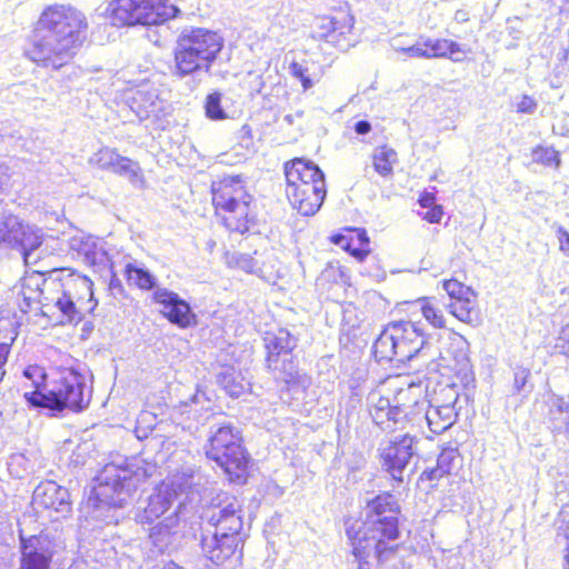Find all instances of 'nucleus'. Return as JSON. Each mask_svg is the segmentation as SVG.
<instances>
[{
    "mask_svg": "<svg viewBox=\"0 0 569 569\" xmlns=\"http://www.w3.org/2000/svg\"><path fill=\"white\" fill-rule=\"evenodd\" d=\"M88 23L70 6L47 7L34 24L24 54L43 67L59 69L69 62L86 39Z\"/></svg>",
    "mask_w": 569,
    "mask_h": 569,
    "instance_id": "f257e3e1",
    "label": "nucleus"
},
{
    "mask_svg": "<svg viewBox=\"0 0 569 569\" xmlns=\"http://www.w3.org/2000/svg\"><path fill=\"white\" fill-rule=\"evenodd\" d=\"M399 512L400 507L392 495H379L368 503L365 521L356 520L348 525L346 531L358 569H369L367 559L372 552L379 561L387 560L395 552L393 542L399 538Z\"/></svg>",
    "mask_w": 569,
    "mask_h": 569,
    "instance_id": "f03ea898",
    "label": "nucleus"
},
{
    "mask_svg": "<svg viewBox=\"0 0 569 569\" xmlns=\"http://www.w3.org/2000/svg\"><path fill=\"white\" fill-rule=\"evenodd\" d=\"M148 477L144 468L133 463H127L124 467L116 463L106 465L96 477L97 485L89 498V503L94 508V517L101 518L107 523L117 521L114 515L101 517L100 510L107 508L111 511L122 508L131 492Z\"/></svg>",
    "mask_w": 569,
    "mask_h": 569,
    "instance_id": "7ed1b4c3",
    "label": "nucleus"
},
{
    "mask_svg": "<svg viewBox=\"0 0 569 569\" xmlns=\"http://www.w3.org/2000/svg\"><path fill=\"white\" fill-rule=\"evenodd\" d=\"M223 48V39L206 28H184L173 49V73L180 78L209 74Z\"/></svg>",
    "mask_w": 569,
    "mask_h": 569,
    "instance_id": "20e7f679",
    "label": "nucleus"
},
{
    "mask_svg": "<svg viewBox=\"0 0 569 569\" xmlns=\"http://www.w3.org/2000/svg\"><path fill=\"white\" fill-rule=\"evenodd\" d=\"M24 399L30 407L48 409L53 416L64 409L80 412L91 401V388L82 373L68 368L58 372L47 390L24 392Z\"/></svg>",
    "mask_w": 569,
    "mask_h": 569,
    "instance_id": "39448f33",
    "label": "nucleus"
},
{
    "mask_svg": "<svg viewBox=\"0 0 569 569\" xmlns=\"http://www.w3.org/2000/svg\"><path fill=\"white\" fill-rule=\"evenodd\" d=\"M252 200L239 177H227L212 183L216 212L232 232L244 233L250 229L256 218Z\"/></svg>",
    "mask_w": 569,
    "mask_h": 569,
    "instance_id": "423d86ee",
    "label": "nucleus"
},
{
    "mask_svg": "<svg viewBox=\"0 0 569 569\" xmlns=\"http://www.w3.org/2000/svg\"><path fill=\"white\" fill-rule=\"evenodd\" d=\"M429 348L420 322L395 321L389 323L373 343L379 360L410 361L423 357Z\"/></svg>",
    "mask_w": 569,
    "mask_h": 569,
    "instance_id": "0eeeda50",
    "label": "nucleus"
},
{
    "mask_svg": "<svg viewBox=\"0 0 569 569\" xmlns=\"http://www.w3.org/2000/svg\"><path fill=\"white\" fill-rule=\"evenodd\" d=\"M109 18L116 27L161 24L176 18L179 9L168 0H112Z\"/></svg>",
    "mask_w": 569,
    "mask_h": 569,
    "instance_id": "6e6552de",
    "label": "nucleus"
},
{
    "mask_svg": "<svg viewBox=\"0 0 569 569\" xmlns=\"http://www.w3.org/2000/svg\"><path fill=\"white\" fill-rule=\"evenodd\" d=\"M417 387L409 386L400 389L391 405L390 400L379 392H371L368 397L369 413L372 421L382 430L393 432L403 429L409 421L416 419L413 393Z\"/></svg>",
    "mask_w": 569,
    "mask_h": 569,
    "instance_id": "1a4fd4ad",
    "label": "nucleus"
},
{
    "mask_svg": "<svg viewBox=\"0 0 569 569\" xmlns=\"http://www.w3.org/2000/svg\"><path fill=\"white\" fill-rule=\"evenodd\" d=\"M202 476L199 471L182 472L172 479L163 481L148 498L147 506L137 513V522L141 525H153V522L166 515L177 499L178 492H184L200 485Z\"/></svg>",
    "mask_w": 569,
    "mask_h": 569,
    "instance_id": "9d476101",
    "label": "nucleus"
},
{
    "mask_svg": "<svg viewBox=\"0 0 569 569\" xmlns=\"http://www.w3.org/2000/svg\"><path fill=\"white\" fill-rule=\"evenodd\" d=\"M206 455L230 477H239L248 463L241 446L240 432L231 426H221L209 440Z\"/></svg>",
    "mask_w": 569,
    "mask_h": 569,
    "instance_id": "9b49d317",
    "label": "nucleus"
},
{
    "mask_svg": "<svg viewBox=\"0 0 569 569\" xmlns=\"http://www.w3.org/2000/svg\"><path fill=\"white\" fill-rule=\"evenodd\" d=\"M43 242L40 228L23 223L19 217L9 214L0 221V247L17 249L26 264H36L40 258L37 252Z\"/></svg>",
    "mask_w": 569,
    "mask_h": 569,
    "instance_id": "f8f14e48",
    "label": "nucleus"
},
{
    "mask_svg": "<svg viewBox=\"0 0 569 569\" xmlns=\"http://www.w3.org/2000/svg\"><path fill=\"white\" fill-rule=\"evenodd\" d=\"M61 287L54 306L68 321L80 320L84 312L92 311L97 306L93 300V282L88 277L70 274Z\"/></svg>",
    "mask_w": 569,
    "mask_h": 569,
    "instance_id": "ddd939ff",
    "label": "nucleus"
},
{
    "mask_svg": "<svg viewBox=\"0 0 569 569\" xmlns=\"http://www.w3.org/2000/svg\"><path fill=\"white\" fill-rule=\"evenodd\" d=\"M416 443L415 437L405 435L380 445L378 451L381 467L393 480L403 481V471L417 455Z\"/></svg>",
    "mask_w": 569,
    "mask_h": 569,
    "instance_id": "4468645a",
    "label": "nucleus"
},
{
    "mask_svg": "<svg viewBox=\"0 0 569 569\" xmlns=\"http://www.w3.org/2000/svg\"><path fill=\"white\" fill-rule=\"evenodd\" d=\"M446 391V403H439L438 399H433V402H427L426 400L419 401L413 396V407L416 416L423 413L429 429L437 435H440L448 430L457 420L458 413L455 408V403L458 400L457 391L448 387L443 389Z\"/></svg>",
    "mask_w": 569,
    "mask_h": 569,
    "instance_id": "2eb2a0df",
    "label": "nucleus"
},
{
    "mask_svg": "<svg viewBox=\"0 0 569 569\" xmlns=\"http://www.w3.org/2000/svg\"><path fill=\"white\" fill-rule=\"evenodd\" d=\"M240 512L241 503L239 500L227 492H220L212 499L202 517L214 527V530H229L233 533H240L243 527Z\"/></svg>",
    "mask_w": 569,
    "mask_h": 569,
    "instance_id": "dca6fc26",
    "label": "nucleus"
},
{
    "mask_svg": "<svg viewBox=\"0 0 569 569\" xmlns=\"http://www.w3.org/2000/svg\"><path fill=\"white\" fill-rule=\"evenodd\" d=\"M353 18L347 12L336 16L317 17L312 24V37L325 39L339 50H347L352 46L351 30Z\"/></svg>",
    "mask_w": 569,
    "mask_h": 569,
    "instance_id": "f3484780",
    "label": "nucleus"
},
{
    "mask_svg": "<svg viewBox=\"0 0 569 569\" xmlns=\"http://www.w3.org/2000/svg\"><path fill=\"white\" fill-rule=\"evenodd\" d=\"M20 552L18 569H51L56 545L48 535L40 533L26 538L20 532Z\"/></svg>",
    "mask_w": 569,
    "mask_h": 569,
    "instance_id": "a211bd4d",
    "label": "nucleus"
},
{
    "mask_svg": "<svg viewBox=\"0 0 569 569\" xmlns=\"http://www.w3.org/2000/svg\"><path fill=\"white\" fill-rule=\"evenodd\" d=\"M69 249L83 262L100 273H112L111 260L103 242L91 234L78 231L68 240Z\"/></svg>",
    "mask_w": 569,
    "mask_h": 569,
    "instance_id": "6ab92c4d",
    "label": "nucleus"
},
{
    "mask_svg": "<svg viewBox=\"0 0 569 569\" xmlns=\"http://www.w3.org/2000/svg\"><path fill=\"white\" fill-rule=\"evenodd\" d=\"M242 541L241 532L233 533L229 530H214L209 535L202 536L201 549L211 562L221 566L237 553Z\"/></svg>",
    "mask_w": 569,
    "mask_h": 569,
    "instance_id": "aec40b11",
    "label": "nucleus"
},
{
    "mask_svg": "<svg viewBox=\"0 0 569 569\" xmlns=\"http://www.w3.org/2000/svg\"><path fill=\"white\" fill-rule=\"evenodd\" d=\"M152 300L161 307L160 312L171 323L180 328L196 325V315L191 311L189 303L178 293L167 288H157L152 293Z\"/></svg>",
    "mask_w": 569,
    "mask_h": 569,
    "instance_id": "412c9836",
    "label": "nucleus"
},
{
    "mask_svg": "<svg viewBox=\"0 0 569 569\" xmlns=\"http://www.w3.org/2000/svg\"><path fill=\"white\" fill-rule=\"evenodd\" d=\"M287 197L295 209L303 216H312L320 209L326 198V182L287 184Z\"/></svg>",
    "mask_w": 569,
    "mask_h": 569,
    "instance_id": "4be33fe9",
    "label": "nucleus"
},
{
    "mask_svg": "<svg viewBox=\"0 0 569 569\" xmlns=\"http://www.w3.org/2000/svg\"><path fill=\"white\" fill-rule=\"evenodd\" d=\"M127 101L130 110L139 120L160 118L167 104L164 100L159 98L157 89L149 84H142L137 89L130 90Z\"/></svg>",
    "mask_w": 569,
    "mask_h": 569,
    "instance_id": "5701e85b",
    "label": "nucleus"
},
{
    "mask_svg": "<svg viewBox=\"0 0 569 569\" xmlns=\"http://www.w3.org/2000/svg\"><path fill=\"white\" fill-rule=\"evenodd\" d=\"M33 505L38 508L52 510L61 517L71 511L68 489L54 481L41 482L33 491Z\"/></svg>",
    "mask_w": 569,
    "mask_h": 569,
    "instance_id": "b1692460",
    "label": "nucleus"
},
{
    "mask_svg": "<svg viewBox=\"0 0 569 569\" xmlns=\"http://www.w3.org/2000/svg\"><path fill=\"white\" fill-rule=\"evenodd\" d=\"M446 366L450 368L461 382H468L471 378V363L469 358V342L458 333L449 339L446 356L442 357Z\"/></svg>",
    "mask_w": 569,
    "mask_h": 569,
    "instance_id": "393cba45",
    "label": "nucleus"
},
{
    "mask_svg": "<svg viewBox=\"0 0 569 569\" xmlns=\"http://www.w3.org/2000/svg\"><path fill=\"white\" fill-rule=\"evenodd\" d=\"M267 350L266 363L269 370H276L281 357H288L297 347V338L286 328L268 331L263 338Z\"/></svg>",
    "mask_w": 569,
    "mask_h": 569,
    "instance_id": "a878e982",
    "label": "nucleus"
},
{
    "mask_svg": "<svg viewBox=\"0 0 569 569\" xmlns=\"http://www.w3.org/2000/svg\"><path fill=\"white\" fill-rule=\"evenodd\" d=\"M180 518L176 509L149 529V538L158 551H164L179 533Z\"/></svg>",
    "mask_w": 569,
    "mask_h": 569,
    "instance_id": "bb28decb",
    "label": "nucleus"
},
{
    "mask_svg": "<svg viewBox=\"0 0 569 569\" xmlns=\"http://www.w3.org/2000/svg\"><path fill=\"white\" fill-rule=\"evenodd\" d=\"M287 184L313 183L318 180H325V174L320 168L303 159H295L284 166Z\"/></svg>",
    "mask_w": 569,
    "mask_h": 569,
    "instance_id": "cd10ccee",
    "label": "nucleus"
},
{
    "mask_svg": "<svg viewBox=\"0 0 569 569\" xmlns=\"http://www.w3.org/2000/svg\"><path fill=\"white\" fill-rule=\"evenodd\" d=\"M461 463V457L456 449H445L438 456L437 467L430 470H425L422 476L428 480H436L446 475L452 473L459 468Z\"/></svg>",
    "mask_w": 569,
    "mask_h": 569,
    "instance_id": "c85d7f7f",
    "label": "nucleus"
},
{
    "mask_svg": "<svg viewBox=\"0 0 569 569\" xmlns=\"http://www.w3.org/2000/svg\"><path fill=\"white\" fill-rule=\"evenodd\" d=\"M397 161V152L386 146L375 149L372 153L373 168L382 177L392 174L393 166Z\"/></svg>",
    "mask_w": 569,
    "mask_h": 569,
    "instance_id": "c756f323",
    "label": "nucleus"
},
{
    "mask_svg": "<svg viewBox=\"0 0 569 569\" xmlns=\"http://www.w3.org/2000/svg\"><path fill=\"white\" fill-rule=\"evenodd\" d=\"M112 172L127 178L129 182L138 189L144 187L143 173L139 163L127 157L120 159Z\"/></svg>",
    "mask_w": 569,
    "mask_h": 569,
    "instance_id": "7c9ffc66",
    "label": "nucleus"
},
{
    "mask_svg": "<svg viewBox=\"0 0 569 569\" xmlns=\"http://www.w3.org/2000/svg\"><path fill=\"white\" fill-rule=\"evenodd\" d=\"M429 59L449 58L455 62L461 61L463 58L458 54L465 53L458 42L448 39H436L432 42V50H428Z\"/></svg>",
    "mask_w": 569,
    "mask_h": 569,
    "instance_id": "2f4dec72",
    "label": "nucleus"
},
{
    "mask_svg": "<svg viewBox=\"0 0 569 569\" xmlns=\"http://www.w3.org/2000/svg\"><path fill=\"white\" fill-rule=\"evenodd\" d=\"M272 371L278 372V378L287 383L305 385L307 380L305 376L300 375L297 362L291 353L288 357H281L278 368Z\"/></svg>",
    "mask_w": 569,
    "mask_h": 569,
    "instance_id": "473e14b6",
    "label": "nucleus"
},
{
    "mask_svg": "<svg viewBox=\"0 0 569 569\" xmlns=\"http://www.w3.org/2000/svg\"><path fill=\"white\" fill-rule=\"evenodd\" d=\"M126 274L130 283L142 290H156L158 288L156 287V277L144 268L128 263L126 266Z\"/></svg>",
    "mask_w": 569,
    "mask_h": 569,
    "instance_id": "72a5a7b5",
    "label": "nucleus"
},
{
    "mask_svg": "<svg viewBox=\"0 0 569 569\" xmlns=\"http://www.w3.org/2000/svg\"><path fill=\"white\" fill-rule=\"evenodd\" d=\"M472 296H467L450 302L448 306L452 316L462 322L470 323L476 319V301L471 299Z\"/></svg>",
    "mask_w": 569,
    "mask_h": 569,
    "instance_id": "f704fd0d",
    "label": "nucleus"
},
{
    "mask_svg": "<svg viewBox=\"0 0 569 569\" xmlns=\"http://www.w3.org/2000/svg\"><path fill=\"white\" fill-rule=\"evenodd\" d=\"M219 385L233 398H238L246 390V383L233 369H226L218 376Z\"/></svg>",
    "mask_w": 569,
    "mask_h": 569,
    "instance_id": "c9c22d12",
    "label": "nucleus"
},
{
    "mask_svg": "<svg viewBox=\"0 0 569 569\" xmlns=\"http://www.w3.org/2000/svg\"><path fill=\"white\" fill-rule=\"evenodd\" d=\"M122 156L114 149L103 147L92 154L89 162L98 168L107 171H113Z\"/></svg>",
    "mask_w": 569,
    "mask_h": 569,
    "instance_id": "e433bc0d",
    "label": "nucleus"
},
{
    "mask_svg": "<svg viewBox=\"0 0 569 569\" xmlns=\"http://www.w3.org/2000/svg\"><path fill=\"white\" fill-rule=\"evenodd\" d=\"M221 99L222 96L219 92L210 93L206 99V116L211 120H223L227 118V113L221 106Z\"/></svg>",
    "mask_w": 569,
    "mask_h": 569,
    "instance_id": "4c0bfd02",
    "label": "nucleus"
},
{
    "mask_svg": "<svg viewBox=\"0 0 569 569\" xmlns=\"http://www.w3.org/2000/svg\"><path fill=\"white\" fill-rule=\"evenodd\" d=\"M358 239H359V242L361 246V248H359V249H351L350 243H349V241H347L345 236H336L333 238V241H335V243L340 244L346 250L351 251V253L355 257H357L359 259H363V257H366L369 251L367 248L369 246V238L367 237L365 230H361L358 232Z\"/></svg>",
    "mask_w": 569,
    "mask_h": 569,
    "instance_id": "58836bf2",
    "label": "nucleus"
},
{
    "mask_svg": "<svg viewBox=\"0 0 569 569\" xmlns=\"http://www.w3.org/2000/svg\"><path fill=\"white\" fill-rule=\"evenodd\" d=\"M443 289L452 299V301L467 296H475L473 291L469 287L455 279L445 281Z\"/></svg>",
    "mask_w": 569,
    "mask_h": 569,
    "instance_id": "ea45409f",
    "label": "nucleus"
},
{
    "mask_svg": "<svg viewBox=\"0 0 569 569\" xmlns=\"http://www.w3.org/2000/svg\"><path fill=\"white\" fill-rule=\"evenodd\" d=\"M421 312L425 319L432 325L435 328H443L445 327V318L441 311L436 309L429 301L426 299L421 306Z\"/></svg>",
    "mask_w": 569,
    "mask_h": 569,
    "instance_id": "a19ab883",
    "label": "nucleus"
},
{
    "mask_svg": "<svg viewBox=\"0 0 569 569\" xmlns=\"http://www.w3.org/2000/svg\"><path fill=\"white\" fill-rule=\"evenodd\" d=\"M227 263L230 267H236L247 272H252L256 267L253 259L249 254L238 252L227 254Z\"/></svg>",
    "mask_w": 569,
    "mask_h": 569,
    "instance_id": "79ce46f5",
    "label": "nucleus"
},
{
    "mask_svg": "<svg viewBox=\"0 0 569 569\" xmlns=\"http://www.w3.org/2000/svg\"><path fill=\"white\" fill-rule=\"evenodd\" d=\"M23 376L32 382L36 390H46L43 385L47 379V373L42 367L29 366L24 369Z\"/></svg>",
    "mask_w": 569,
    "mask_h": 569,
    "instance_id": "37998d69",
    "label": "nucleus"
},
{
    "mask_svg": "<svg viewBox=\"0 0 569 569\" xmlns=\"http://www.w3.org/2000/svg\"><path fill=\"white\" fill-rule=\"evenodd\" d=\"M553 351L569 358V322L561 327L553 345Z\"/></svg>",
    "mask_w": 569,
    "mask_h": 569,
    "instance_id": "c03bdc74",
    "label": "nucleus"
},
{
    "mask_svg": "<svg viewBox=\"0 0 569 569\" xmlns=\"http://www.w3.org/2000/svg\"><path fill=\"white\" fill-rule=\"evenodd\" d=\"M533 160L543 164L559 163L558 152L552 148H536L533 150Z\"/></svg>",
    "mask_w": 569,
    "mask_h": 569,
    "instance_id": "a18cd8bd",
    "label": "nucleus"
},
{
    "mask_svg": "<svg viewBox=\"0 0 569 569\" xmlns=\"http://www.w3.org/2000/svg\"><path fill=\"white\" fill-rule=\"evenodd\" d=\"M289 69L291 74L301 81L305 90L310 89L313 86V81L308 73V69L303 64L299 62H292Z\"/></svg>",
    "mask_w": 569,
    "mask_h": 569,
    "instance_id": "49530a36",
    "label": "nucleus"
},
{
    "mask_svg": "<svg viewBox=\"0 0 569 569\" xmlns=\"http://www.w3.org/2000/svg\"><path fill=\"white\" fill-rule=\"evenodd\" d=\"M560 525L558 526L559 543L565 545V550H569V511L560 512Z\"/></svg>",
    "mask_w": 569,
    "mask_h": 569,
    "instance_id": "de8ad7c7",
    "label": "nucleus"
},
{
    "mask_svg": "<svg viewBox=\"0 0 569 569\" xmlns=\"http://www.w3.org/2000/svg\"><path fill=\"white\" fill-rule=\"evenodd\" d=\"M530 376V371L525 368H519L515 371V379H513V389L518 392H529L530 390H527V381Z\"/></svg>",
    "mask_w": 569,
    "mask_h": 569,
    "instance_id": "09e8293b",
    "label": "nucleus"
},
{
    "mask_svg": "<svg viewBox=\"0 0 569 569\" xmlns=\"http://www.w3.org/2000/svg\"><path fill=\"white\" fill-rule=\"evenodd\" d=\"M551 415H555L556 412L560 416L565 415L562 418V421H566L569 419V402L566 401L563 398H553L551 403Z\"/></svg>",
    "mask_w": 569,
    "mask_h": 569,
    "instance_id": "8fccbe9b",
    "label": "nucleus"
},
{
    "mask_svg": "<svg viewBox=\"0 0 569 569\" xmlns=\"http://www.w3.org/2000/svg\"><path fill=\"white\" fill-rule=\"evenodd\" d=\"M400 51L407 53L409 57L429 59L428 49L422 48L420 41L410 47L401 48Z\"/></svg>",
    "mask_w": 569,
    "mask_h": 569,
    "instance_id": "3c124183",
    "label": "nucleus"
},
{
    "mask_svg": "<svg viewBox=\"0 0 569 569\" xmlns=\"http://www.w3.org/2000/svg\"><path fill=\"white\" fill-rule=\"evenodd\" d=\"M537 109V102L529 96H523L517 104V111L520 113L532 114Z\"/></svg>",
    "mask_w": 569,
    "mask_h": 569,
    "instance_id": "603ef678",
    "label": "nucleus"
},
{
    "mask_svg": "<svg viewBox=\"0 0 569 569\" xmlns=\"http://www.w3.org/2000/svg\"><path fill=\"white\" fill-rule=\"evenodd\" d=\"M556 234L559 241L560 251L569 257V232L563 227H558Z\"/></svg>",
    "mask_w": 569,
    "mask_h": 569,
    "instance_id": "864d4df0",
    "label": "nucleus"
},
{
    "mask_svg": "<svg viewBox=\"0 0 569 569\" xmlns=\"http://www.w3.org/2000/svg\"><path fill=\"white\" fill-rule=\"evenodd\" d=\"M428 209L429 210L425 213L423 219L431 223L440 222L443 214L442 207L437 204Z\"/></svg>",
    "mask_w": 569,
    "mask_h": 569,
    "instance_id": "5fc2aeb1",
    "label": "nucleus"
},
{
    "mask_svg": "<svg viewBox=\"0 0 569 569\" xmlns=\"http://www.w3.org/2000/svg\"><path fill=\"white\" fill-rule=\"evenodd\" d=\"M418 202L422 208H430V207L437 206L436 204V188H433L432 192L425 191L423 193H421Z\"/></svg>",
    "mask_w": 569,
    "mask_h": 569,
    "instance_id": "6e6d98bb",
    "label": "nucleus"
},
{
    "mask_svg": "<svg viewBox=\"0 0 569 569\" xmlns=\"http://www.w3.org/2000/svg\"><path fill=\"white\" fill-rule=\"evenodd\" d=\"M9 352L10 345L4 342L0 343V381L3 379L6 375L3 367L7 363Z\"/></svg>",
    "mask_w": 569,
    "mask_h": 569,
    "instance_id": "4d7b16f0",
    "label": "nucleus"
},
{
    "mask_svg": "<svg viewBox=\"0 0 569 569\" xmlns=\"http://www.w3.org/2000/svg\"><path fill=\"white\" fill-rule=\"evenodd\" d=\"M33 279L30 278L26 281V284H23V289H22V295L24 297V300L27 301H36V300H40L41 298V295H42V291L39 289V284L37 283V290L33 291L32 293L28 295L27 293V288H29V283L32 281Z\"/></svg>",
    "mask_w": 569,
    "mask_h": 569,
    "instance_id": "13d9d810",
    "label": "nucleus"
},
{
    "mask_svg": "<svg viewBox=\"0 0 569 569\" xmlns=\"http://www.w3.org/2000/svg\"><path fill=\"white\" fill-rule=\"evenodd\" d=\"M370 130H371V124H370V122H368L366 120L358 121L355 124V131L358 134H367L370 132Z\"/></svg>",
    "mask_w": 569,
    "mask_h": 569,
    "instance_id": "bf43d9fd",
    "label": "nucleus"
},
{
    "mask_svg": "<svg viewBox=\"0 0 569 569\" xmlns=\"http://www.w3.org/2000/svg\"><path fill=\"white\" fill-rule=\"evenodd\" d=\"M453 19L458 23H465V22L469 21V13L466 10H462V9L457 10L456 13H455Z\"/></svg>",
    "mask_w": 569,
    "mask_h": 569,
    "instance_id": "052dcab7",
    "label": "nucleus"
},
{
    "mask_svg": "<svg viewBox=\"0 0 569 569\" xmlns=\"http://www.w3.org/2000/svg\"><path fill=\"white\" fill-rule=\"evenodd\" d=\"M436 39H431V38H420V42L422 44V48L425 49H428V50H432V42H435Z\"/></svg>",
    "mask_w": 569,
    "mask_h": 569,
    "instance_id": "680f3d73",
    "label": "nucleus"
},
{
    "mask_svg": "<svg viewBox=\"0 0 569 569\" xmlns=\"http://www.w3.org/2000/svg\"><path fill=\"white\" fill-rule=\"evenodd\" d=\"M566 555H565V565H563V569H569V550H565Z\"/></svg>",
    "mask_w": 569,
    "mask_h": 569,
    "instance_id": "e2e57ef3",
    "label": "nucleus"
},
{
    "mask_svg": "<svg viewBox=\"0 0 569 569\" xmlns=\"http://www.w3.org/2000/svg\"><path fill=\"white\" fill-rule=\"evenodd\" d=\"M119 284V280L114 278V274H112V278H111V281H110V286L113 287V286H117Z\"/></svg>",
    "mask_w": 569,
    "mask_h": 569,
    "instance_id": "0e129e2a",
    "label": "nucleus"
},
{
    "mask_svg": "<svg viewBox=\"0 0 569 569\" xmlns=\"http://www.w3.org/2000/svg\"><path fill=\"white\" fill-rule=\"evenodd\" d=\"M137 437L138 439L147 438V432L140 433L139 431H137Z\"/></svg>",
    "mask_w": 569,
    "mask_h": 569,
    "instance_id": "69168bd1",
    "label": "nucleus"
},
{
    "mask_svg": "<svg viewBox=\"0 0 569 569\" xmlns=\"http://www.w3.org/2000/svg\"><path fill=\"white\" fill-rule=\"evenodd\" d=\"M134 462H137V459H133V462H132V463L134 465ZM136 466H137V467H139L137 463H136Z\"/></svg>",
    "mask_w": 569,
    "mask_h": 569,
    "instance_id": "338daca9",
    "label": "nucleus"
}]
</instances>
